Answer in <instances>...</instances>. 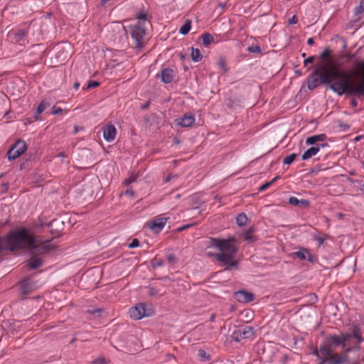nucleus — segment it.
Wrapping results in <instances>:
<instances>
[{"label":"nucleus","mask_w":364,"mask_h":364,"mask_svg":"<svg viewBox=\"0 0 364 364\" xmlns=\"http://www.w3.org/2000/svg\"><path fill=\"white\" fill-rule=\"evenodd\" d=\"M345 350L343 351V353H341L342 355H345L346 357H348V353L351 351H353V348L352 347H347V348H344Z\"/></svg>","instance_id":"nucleus-46"},{"label":"nucleus","mask_w":364,"mask_h":364,"mask_svg":"<svg viewBox=\"0 0 364 364\" xmlns=\"http://www.w3.org/2000/svg\"><path fill=\"white\" fill-rule=\"evenodd\" d=\"M353 107H357L358 102L355 100H352L350 102Z\"/></svg>","instance_id":"nucleus-60"},{"label":"nucleus","mask_w":364,"mask_h":364,"mask_svg":"<svg viewBox=\"0 0 364 364\" xmlns=\"http://www.w3.org/2000/svg\"><path fill=\"white\" fill-rule=\"evenodd\" d=\"M174 71L171 68H164L161 71V80L164 83L168 84L173 81Z\"/></svg>","instance_id":"nucleus-15"},{"label":"nucleus","mask_w":364,"mask_h":364,"mask_svg":"<svg viewBox=\"0 0 364 364\" xmlns=\"http://www.w3.org/2000/svg\"><path fill=\"white\" fill-rule=\"evenodd\" d=\"M129 30L135 48L141 50L144 47V38L146 31L144 26L140 22H137L136 24L130 25Z\"/></svg>","instance_id":"nucleus-4"},{"label":"nucleus","mask_w":364,"mask_h":364,"mask_svg":"<svg viewBox=\"0 0 364 364\" xmlns=\"http://www.w3.org/2000/svg\"><path fill=\"white\" fill-rule=\"evenodd\" d=\"M167 259L171 263H175L176 262V258L173 254H168L167 255Z\"/></svg>","instance_id":"nucleus-44"},{"label":"nucleus","mask_w":364,"mask_h":364,"mask_svg":"<svg viewBox=\"0 0 364 364\" xmlns=\"http://www.w3.org/2000/svg\"><path fill=\"white\" fill-rule=\"evenodd\" d=\"M308 254V250L305 248H301L299 251L294 253V255L299 259L301 260H305L306 259V255Z\"/></svg>","instance_id":"nucleus-27"},{"label":"nucleus","mask_w":364,"mask_h":364,"mask_svg":"<svg viewBox=\"0 0 364 364\" xmlns=\"http://www.w3.org/2000/svg\"><path fill=\"white\" fill-rule=\"evenodd\" d=\"M326 342L327 345L330 346H341L343 348V341L341 338V334H330L328 336L326 337Z\"/></svg>","instance_id":"nucleus-13"},{"label":"nucleus","mask_w":364,"mask_h":364,"mask_svg":"<svg viewBox=\"0 0 364 364\" xmlns=\"http://www.w3.org/2000/svg\"><path fill=\"white\" fill-rule=\"evenodd\" d=\"M148 294L150 296H155L157 295L162 296L163 294H160V290L154 286H149L147 287Z\"/></svg>","instance_id":"nucleus-28"},{"label":"nucleus","mask_w":364,"mask_h":364,"mask_svg":"<svg viewBox=\"0 0 364 364\" xmlns=\"http://www.w3.org/2000/svg\"><path fill=\"white\" fill-rule=\"evenodd\" d=\"M102 132L104 139L107 141L111 142L115 139L117 130L113 124H109L102 127Z\"/></svg>","instance_id":"nucleus-9"},{"label":"nucleus","mask_w":364,"mask_h":364,"mask_svg":"<svg viewBox=\"0 0 364 364\" xmlns=\"http://www.w3.org/2000/svg\"><path fill=\"white\" fill-rule=\"evenodd\" d=\"M149 104H150L149 101L146 102L145 104H144L143 105L141 106V109H147L149 106Z\"/></svg>","instance_id":"nucleus-54"},{"label":"nucleus","mask_w":364,"mask_h":364,"mask_svg":"<svg viewBox=\"0 0 364 364\" xmlns=\"http://www.w3.org/2000/svg\"><path fill=\"white\" fill-rule=\"evenodd\" d=\"M162 264H163V262L162 261H158L155 264H154L153 266L154 267H161V266H162Z\"/></svg>","instance_id":"nucleus-56"},{"label":"nucleus","mask_w":364,"mask_h":364,"mask_svg":"<svg viewBox=\"0 0 364 364\" xmlns=\"http://www.w3.org/2000/svg\"><path fill=\"white\" fill-rule=\"evenodd\" d=\"M193 225V224H188V225H183V226H181L180 228H178L177 229L178 232H181L187 228H189L191 227H192Z\"/></svg>","instance_id":"nucleus-48"},{"label":"nucleus","mask_w":364,"mask_h":364,"mask_svg":"<svg viewBox=\"0 0 364 364\" xmlns=\"http://www.w3.org/2000/svg\"><path fill=\"white\" fill-rule=\"evenodd\" d=\"M100 85V83L97 81H90L87 85L86 89H91L94 87H97Z\"/></svg>","instance_id":"nucleus-38"},{"label":"nucleus","mask_w":364,"mask_h":364,"mask_svg":"<svg viewBox=\"0 0 364 364\" xmlns=\"http://www.w3.org/2000/svg\"><path fill=\"white\" fill-rule=\"evenodd\" d=\"M314 60V56H309V58H307L306 59L304 60V65H306L307 63H313Z\"/></svg>","instance_id":"nucleus-47"},{"label":"nucleus","mask_w":364,"mask_h":364,"mask_svg":"<svg viewBox=\"0 0 364 364\" xmlns=\"http://www.w3.org/2000/svg\"><path fill=\"white\" fill-rule=\"evenodd\" d=\"M296 154H291L287 157H285L283 160V163L287 165L291 164L296 158Z\"/></svg>","instance_id":"nucleus-32"},{"label":"nucleus","mask_w":364,"mask_h":364,"mask_svg":"<svg viewBox=\"0 0 364 364\" xmlns=\"http://www.w3.org/2000/svg\"><path fill=\"white\" fill-rule=\"evenodd\" d=\"M50 105L47 100H43L36 108V114H40Z\"/></svg>","instance_id":"nucleus-26"},{"label":"nucleus","mask_w":364,"mask_h":364,"mask_svg":"<svg viewBox=\"0 0 364 364\" xmlns=\"http://www.w3.org/2000/svg\"><path fill=\"white\" fill-rule=\"evenodd\" d=\"M65 48H63L62 51H58V57L60 58L61 55H63V60L68 58L70 55V53L68 50L64 51Z\"/></svg>","instance_id":"nucleus-37"},{"label":"nucleus","mask_w":364,"mask_h":364,"mask_svg":"<svg viewBox=\"0 0 364 364\" xmlns=\"http://www.w3.org/2000/svg\"><path fill=\"white\" fill-rule=\"evenodd\" d=\"M201 39L203 41V43L205 46L210 45L214 41V38H213V35H211L208 33H205L203 34L201 36Z\"/></svg>","instance_id":"nucleus-22"},{"label":"nucleus","mask_w":364,"mask_h":364,"mask_svg":"<svg viewBox=\"0 0 364 364\" xmlns=\"http://www.w3.org/2000/svg\"><path fill=\"white\" fill-rule=\"evenodd\" d=\"M191 58L194 62H199L202 60L203 55L198 48H192Z\"/></svg>","instance_id":"nucleus-21"},{"label":"nucleus","mask_w":364,"mask_h":364,"mask_svg":"<svg viewBox=\"0 0 364 364\" xmlns=\"http://www.w3.org/2000/svg\"><path fill=\"white\" fill-rule=\"evenodd\" d=\"M328 144L326 143L318 144L315 146H312L310 149H307L302 155L303 160H307L314 156L320 150L321 148H324L327 146Z\"/></svg>","instance_id":"nucleus-12"},{"label":"nucleus","mask_w":364,"mask_h":364,"mask_svg":"<svg viewBox=\"0 0 364 364\" xmlns=\"http://www.w3.org/2000/svg\"><path fill=\"white\" fill-rule=\"evenodd\" d=\"M364 11V4L361 1L360 4L355 7L354 9V14L355 16H358Z\"/></svg>","instance_id":"nucleus-33"},{"label":"nucleus","mask_w":364,"mask_h":364,"mask_svg":"<svg viewBox=\"0 0 364 364\" xmlns=\"http://www.w3.org/2000/svg\"><path fill=\"white\" fill-rule=\"evenodd\" d=\"M139 246V241L138 239H134L129 244L128 247L129 248H135Z\"/></svg>","instance_id":"nucleus-39"},{"label":"nucleus","mask_w":364,"mask_h":364,"mask_svg":"<svg viewBox=\"0 0 364 364\" xmlns=\"http://www.w3.org/2000/svg\"><path fill=\"white\" fill-rule=\"evenodd\" d=\"M272 184V181L266 182L265 183H264L259 188V191H263L266 190L267 188H269Z\"/></svg>","instance_id":"nucleus-41"},{"label":"nucleus","mask_w":364,"mask_h":364,"mask_svg":"<svg viewBox=\"0 0 364 364\" xmlns=\"http://www.w3.org/2000/svg\"><path fill=\"white\" fill-rule=\"evenodd\" d=\"M24 247H28L31 255H36L48 252L53 245L50 240L33 237L25 228L0 237V253L3 250L14 251Z\"/></svg>","instance_id":"nucleus-2"},{"label":"nucleus","mask_w":364,"mask_h":364,"mask_svg":"<svg viewBox=\"0 0 364 364\" xmlns=\"http://www.w3.org/2000/svg\"><path fill=\"white\" fill-rule=\"evenodd\" d=\"M306 260H308L309 262H314V256L310 254L309 252H308V254L306 255Z\"/></svg>","instance_id":"nucleus-52"},{"label":"nucleus","mask_w":364,"mask_h":364,"mask_svg":"<svg viewBox=\"0 0 364 364\" xmlns=\"http://www.w3.org/2000/svg\"><path fill=\"white\" fill-rule=\"evenodd\" d=\"M63 112V109L60 107H58L56 106H53L52 107V114L54 115H57L60 114Z\"/></svg>","instance_id":"nucleus-40"},{"label":"nucleus","mask_w":364,"mask_h":364,"mask_svg":"<svg viewBox=\"0 0 364 364\" xmlns=\"http://www.w3.org/2000/svg\"><path fill=\"white\" fill-rule=\"evenodd\" d=\"M323 84L338 96L343 95L364 96V60H355L353 69L344 71L336 61L328 59L321 62L307 80V87L312 90Z\"/></svg>","instance_id":"nucleus-1"},{"label":"nucleus","mask_w":364,"mask_h":364,"mask_svg":"<svg viewBox=\"0 0 364 364\" xmlns=\"http://www.w3.org/2000/svg\"><path fill=\"white\" fill-rule=\"evenodd\" d=\"M180 57H181V59L183 60L186 58V55L181 53V54H180Z\"/></svg>","instance_id":"nucleus-64"},{"label":"nucleus","mask_w":364,"mask_h":364,"mask_svg":"<svg viewBox=\"0 0 364 364\" xmlns=\"http://www.w3.org/2000/svg\"><path fill=\"white\" fill-rule=\"evenodd\" d=\"M298 22L297 18L296 16H293L291 18L289 19L288 23L289 24H296Z\"/></svg>","instance_id":"nucleus-49"},{"label":"nucleus","mask_w":364,"mask_h":364,"mask_svg":"<svg viewBox=\"0 0 364 364\" xmlns=\"http://www.w3.org/2000/svg\"><path fill=\"white\" fill-rule=\"evenodd\" d=\"M307 43L310 46H312L314 43V41L313 38H310L307 41Z\"/></svg>","instance_id":"nucleus-57"},{"label":"nucleus","mask_w":364,"mask_h":364,"mask_svg":"<svg viewBox=\"0 0 364 364\" xmlns=\"http://www.w3.org/2000/svg\"><path fill=\"white\" fill-rule=\"evenodd\" d=\"M176 176H177L176 175H173V176L172 175H169L166 178H165L164 181L166 183L169 182L171 180V178H176Z\"/></svg>","instance_id":"nucleus-53"},{"label":"nucleus","mask_w":364,"mask_h":364,"mask_svg":"<svg viewBox=\"0 0 364 364\" xmlns=\"http://www.w3.org/2000/svg\"><path fill=\"white\" fill-rule=\"evenodd\" d=\"M353 338L357 339L358 344H360L363 341L361 334L359 332V329L356 326L353 328Z\"/></svg>","instance_id":"nucleus-30"},{"label":"nucleus","mask_w":364,"mask_h":364,"mask_svg":"<svg viewBox=\"0 0 364 364\" xmlns=\"http://www.w3.org/2000/svg\"><path fill=\"white\" fill-rule=\"evenodd\" d=\"M136 18L139 20H146V14L144 13H141L136 15Z\"/></svg>","instance_id":"nucleus-50"},{"label":"nucleus","mask_w":364,"mask_h":364,"mask_svg":"<svg viewBox=\"0 0 364 364\" xmlns=\"http://www.w3.org/2000/svg\"><path fill=\"white\" fill-rule=\"evenodd\" d=\"M358 189L364 194V182L360 183Z\"/></svg>","instance_id":"nucleus-55"},{"label":"nucleus","mask_w":364,"mask_h":364,"mask_svg":"<svg viewBox=\"0 0 364 364\" xmlns=\"http://www.w3.org/2000/svg\"><path fill=\"white\" fill-rule=\"evenodd\" d=\"M129 314L130 317L133 319L140 320L143 317L152 316L154 311L152 309H146L145 304L140 303L131 308L129 311Z\"/></svg>","instance_id":"nucleus-5"},{"label":"nucleus","mask_w":364,"mask_h":364,"mask_svg":"<svg viewBox=\"0 0 364 364\" xmlns=\"http://www.w3.org/2000/svg\"><path fill=\"white\" fill-rule=\"evenodd\" d=\"M105 360L103 358H98L92 362V364H105Z\"/></svg>","instance_id":"nucleus-45"},{"label":"nucleus","mask_w":364,"mask_h":364,"mask_svg":"<svg viewBox=\"0 0 364 364\" xmlns=\"http://www.w3.org/2000/svg\"><path fill=\"white\" fill-rule=\"evenodd\" d=\"M79 86H80V82H76L74 83V88L75 90H77L79 87Z\"/></svg>","instance_id":"nucleus-62"},{"label":"nucleus","mask_w":364,"mask_h":364,"mask_svg":"<svg viewBox=\"0 0 364 364\" xmlns=\"http://www.w3.org/2000/svg\"><path fill=\"white\" fill-rule=\"evenodd\" d=\"M25 31H23V30H18L16 33H15V37H16V41H21L25 37Z\"/></svg>","instance_id":"nucleus-34"},{"label":"nucleus","mask_w":364,"mask_h":364,"mask_svg":"<svg viewBox=\"0 0 364 364\" xmlns=\"http://www.w3.org/2000/svg\"><path fill=\"white\" fill-rule=\"evenodd\" d=\"M247 50L250 51V53H259L261 52L262 50L261 48L258 46H252L248 47Z\"/></svg>","instance_id":"nucleus-35"},{"label":"nucleus","mask_w":364,"mask_h":364,"mask_svg":"<svg viewBox=\"0 0 364 364\" xmlns=\"http://www.w3.org/2000/svg\"><path fill=\"white\" fill-rule=\"evenodd\" d=\"M326 139V135L325 134L313 135V136H309L306 139V143L309 145H313V144H315L317 141H323Z\"/></svg>","instance_id":"nucleus-17"},{"label":"nucleus","mask_w":364,"mask_h":364,"mask_svg":"<svg viewBox=\"0 0 364 364\" xmlns=\"http://www.w3.org/2000/svg\"><path fill=\"white\" fill-rule=\"evenodd\" d=\"M167 220L168 218H157L152 220L150 228L156 232H159L164 227Z\"/></svg>","instance_id":"nucleus-14"},{"label":"nucleus","mask_w":364,"mask_h":364,"mask_svg":"<svg viewBox=\"0 0 364 364\" xmlns=\"http://www.w3.org/2000/svg\"><path fill=\"white\" fill-rule=\"evenodd\" d=\"M341 336L342 340L343 341V348H345V347H346V345H347L346 342L350 338H353V331L350 333H341Z\"/></svg>","instance_id":"nucleus-31"},{"label":"nucleus","mask_w":364,"mask_h":364,"mask_svg":"<svg viewBox=\"0 0 364 364\" xmlns=\"http://www.w3.org/2000/svg\"><path fill=\"white\" fill-rule=\"evenodd\" d=\"M235 297L239 302L248 303L254 299V294L244 290H240L235 293Z\"/></svg>","instance_id":"nucleus-11"},{"label":"nucleus","mask_w":364,"mask_h":364,"mask_svg":"<svg viewBox=\"0 0 364 364\" xmlns=\"http://www.w3.org/2000/svg\"><path fill=\"white\" fill-rule=\"evenodd\" d=\"M225 6H226L225 3H219L218 4V6H220L222 9H224L225 7Z\"/></svg>","instance_id":"nucleus-61"},{"label":"nucleus","mask_w":364,"mask_h":364,"mask_svg":"<svg viewBox=\"0 0 364 364\" xmlns=\"http://www.w3.org/2000/svg\"><path fill=\"white\" fill-rule=\"evenodd\" d=\"M289 203L295 206L306 207L309 205V201L305 199L299 200L292 196L289 198Z\"/></svg>","instance_id":"nucleus-18"},{"label":"nucleus","mask_w":364,"mask_h":364,"mask_svg":"<svg viewBox=\"0 0 364 364\" xmlns=\"http://www.w3.org/2000/svg\"><path fill=\"white\" fill-rule=\"evenodd\" d=\"M331 54V50L329 48H326L321 54H320V58L322 60H324L326 58H328Z\"/></svg>","instance_id":"nucleus-36"},{"label":"nucleus","mask_w":364,"mask_h":364,"mask_svg":"<svg viewBox=\"0 0 364 364\" xmlns=\"http://www.w3.org/2000/svg\"><path fill=\"white\" fill-rule=\"evenodd\" d=\"M219 66L220 68L224 71L225 72L227 70L226 69V67H225V61L224 59L223 58H220V60H219Z\"/></svg>","instance_id":"nucleus-43"},{"label":"nucleus","mask_w":364,"mask_h":364,"mask_svg":"<svg viewBox=\"0 0 364 364\" xmlns=\"http://www.w3.org/2000/svg\"><path fill=\"white\" fill-rule=\"evenodd\" d=\"M191 21H186L185 23L180 28L179 33L182 35H186L191 30Z\"/></svg>","instance_id":"nucleus-25"},{"label":"nucleus","mask_w":364,"mask_h":364,"mask_svg":"<svg viewBox=\"0 0 364 364\" xmlns=\"http://www.w3.org/2000/svg\"><path fill=\"white\" fill-rule=\"evenodd\" d=\"M279 178V176L274 177L271 181H272V184L276 181H277V179Z\"/></svg>","instance_id":"nucleus-63"},{"label":"nucleus","mask_w":364,"mask_h":364,"mask_svg":"<svg viewBox=\"0 0 364 364\" xmlns=\"http://www.w3.org/2000/svg\"><path fill=\"white\" fill-rule=\"evenodd\" d=\"M332 350H331V346H328L326 342L320 346L319 347V361H323V360L328 359L332 354Z\"/></svg>","instance_id":"nucleus-16"},{"label":"nucleus","mask_w":364,"mask_h":364,"mask_svg":"<svg viewBox=\"0 0 364 364\" xmlns=\"http://www.w3.org/2000/svg\"><path fill=\"white\" fill-rule=\"evenodd\" d=\"M236 239L230 237L228 239H220L211 237L210 240V247H215L219 252H208V255L214 257L218 262L227 266L226 269L230 267H236L238 261L235 259V255L238 248L235 245Z\"/></svg>","instance_id":"nucleus-3"},{"label":"nucleus","mask_w":364,"mask_h":364,"mask_svg":"<svg viewBox=\"0 0 364 364\" xmlns=\"http://www.w3.org/2000/svg\"><path fill=\"white\" fill-rule=\"evenodd\" d=\"M353 351H358L360 349V344L358 343V345L353 346Z\"/></svg>","instance_id":"nucleus-58"},{"label":"nucleus","mask_w":364,"mask_h":364,"mask_svg":"<svg viewBox=\"0 0 364 364\" xmlns=\"http://www.w3.org/2000/svg\"><path fill=\"white\" fill-rule=\"evenodd\" d=\"M315 240L317 241V242L318 243L319 245H321L325 240L324 238H323L320 236H316Z\"/></svg>","instance_id":"nucleus-51"},{"label":"nucleus","mask_w":364,"mask_h":364,"mask_svg":"<svg viewBox=\"0 0 364 364\" xmlns=\"http://www.w3.org/2000/svg\"><path fill=\"white\" fill-rule=\"evenodd\" d=\"M103 312V309L96 308V309H90L87 310V313L89 314L93 315L95 317H100L101 314Z\"/></svg>","instance_id":"nucleus-29"},{"label":"nucleus","mask_w":364,"mask_h":364,"mask_svg":"<svg viewBox=\"0 0 364 364\" xmlns=\"http://www.w3.org/2000/svg\"><path fill=\"white\" fill-rule=\"evenodd\" d=\"M176 122L181 127H188L195 122V117L193 114H185L182 117L176 119Z\"/></svg>","instance_id":"nucleus-10"},{"label":"nucleus","mask_w":364,"mask_h":364,"mask_svg":"<svg viewBox=\"0 0 364 364\" xmlns=\"http://www.w3.org/2000/svg\"><path fill=\"white\" fill-rule=\"evenodd\" d=\"M198 355L200 358V360L203 362L209 361L211 359L210 355L207 353L205 350L203 349L198 350Z\"/></svg>","instance_id":"nucleus-24"},{"label":"nucleus","mask_w":364,"mask_h":364,"mask_svg":"<svg viewBox=\"0 0 364 364\" xmlns=\"http://www.w3.org/2000/svg\"><path fill=\"white\" fill-rule=\"evenodd\" d=\"M255 232V228L253 227H250L246 231H245L242 234V237L245 240L248 242H253L255 241V239L253 236V233Z\"/></svg>","instance_id":"nucleus-20"},{"label":"nucleus","mask_w":364,"mask_h":364,"mask_svg":"<svg viewBox=\"0 0 364 364\" xmlns=\"http://www.w3.org/2000/svg\"><path fill=\"white\" fill-rule=\"evenodd\" d=\"M253 334V328L251 326H245L242 328L235 330L232 334V338L235 341L239 342L240 341L250 338Z\"/></svg>","instance_id":"nucleus-7"},{"label":"nucleus","mask_w":364,"mask_h":364,"mask_svg":"<svg viewBox=\"0 0 364 364\" xmlns=\"http://www.w3.org/2000/svg\"><path fill=\"white\" fill-rule=\"evenodd\" d=\"M27 149V145L23 140H18L7 152L8 159L14 160L19 157Z\"/></svg>","instance_id":"nucleus-6"},{"label":"nucleus","mask_w":364,"mask_h":364,"mask_svg":"<svg viewBox=\"0 0 364 364\" xmlns=\"http://www.w3.org/2000/svg\"><path fill=\"white\" fill-rule=\"evenodd\" d=\"M43 261L41 258L33 255L30 260L28 261V266L31 269H35L42 266Z\"/></svg>","instance_id":"nucleus-19"},{"label":"nucleus","mask_w":364,"mask_h":364,"mask_svg":"<svg viewBox=\"0 0 364 364\" xmlns=\"http://www.w3.org/2000/svg\"><path fill=\"white\" fill-rule=\"evenodd\" d=\"M247 222V217L245 213H240L236 218V223L238 226H244Z\"/></svg>","instance_id":"nucleus-23"},{"label":"nucleus","mask_w":364,"mask_h":364,"mask_svg":"<svg viewBox=\"0 0 364 364\" xmlns=\"http://www.w3.org/2000/svg\"><path fill=\"white\" fill-rule=\"evenodd\" d=\"M313 354L316 355L318 358H320V354H319V349L317 350L316 349L314 352H313Z\"/></svg>","instance_id":"nucleus-59"},{"label":"nucleus","mask_w":364,"mask_h":364,"mask_svg":"<svg viewBox=\"0 0 364 364\" xmlns=\"http://www.w3.org/2000/svg\"><path fill=\"white\" fill-rule=\"evenodd\" d=\"M355 56V54L348 53L343 55L342 58H346L348 60H353L354 59Z\"/></svg>","instance_id":"nucleus-42"},{"label":"nucleus","mask_w":364,"mask_h":364,"mask_svg":"<svg viewBox=\"0 0 364 364\" xmlns=\"http://www.w3.org/2000/svg\"><path fill=\"white\" fill-rule=\"evenodd\" d=\"M349 363V358L345 355L332 353L331 355L323 361H319L318 364H344Z\"/></svg>","instance_id":"nucleus-8"}]
</instances>
